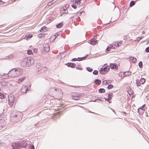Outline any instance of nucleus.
Segmentation results:
<instances>
[{"mask_svg":"<svg viewBox=\"0 0 149 149\" xmlns=\"http://www.w3.org/2000/svg\"><path fill=\"white\" fill-rule=\"evenodd\" d=\"M12 146L13 148L16 149H34V146L31 144L28 143L26 141L21 140L13 143Z\"/></svg>","mask_w":149,"mask_h":149,"instance_id":"f257e3e1","label":"nucleus"},{"mask_svg":"<svg viewBox=\"0 0 149 149\" xmlns=\"http://www.w3.org/2000/svg\"><path fill=\"white\" fill-rule=\"evenodd\" d=\"M22 72V70L21 69H13L8 72V74L10 77H16L21 75Z\"/></svg>","mask_w":149,"mask_h":149,"instance_id":"f03ea898","label":"nucleus"},{"mask_svg":"<svg viewBox=\"0 0 149 149\" xmlns=\"http://www.w3.org/2000/svg\"><path fill=\"white\" fill-rule=\"evenodd\" d=\"M22 114L21 112H16L11 113V119L15 122H17L22 118Z\"/></svg>","mask_w":149,"mask_h":149,"instance_id":"7ed1b4c3","label":"nucleus"},{"mask_svg":"<svg viewBox=\"0 0 149 149\" xmlns=\"http://www.w3.org/2000/svg\"><path fill=\"white\" fill-rule=\"evenodd\" d=\"M32 61L30 58H25L21 61L20 63L22 67H29L31 64L33 63V62H31Z\"/></svg>","mask_w":149,"mask_h":149,"instance_id":"20e7f679","label":"nucleus"},{"mask_svg":"<svg viewBox=\"0 0 149 149\" xmlns=\"http://www.w3.org/2000/svg\"><path fill=\"white\" fill-rule=\"evenodd\" d=\"M85 94L84 93H73L72 95V98L73 99L75 100H79L81 97L84 96Z\"/></svg>","mask_w":149,"mask_h":149,"instance_id":"39448f33","label":"nucleus"},{"mask_svg":"<svg viewBox=\"0 0 149 149\" xmlns=\"http://www.w3.org/2000/svg\"><path fill=\"white\" fill-rule=\"evenodd\" d=\"M15 97L14 95L10 94L8 97V102L9 105L11 106H13L15 102Z\"/></svg>","mask_w":149,"mask_h":149,"instance_id":"423d86ee","label":"nucleus"},{"mask_svg":"<svg viewBox=\"0 0 149 149\" xmlns=\"http://www.w3.org/2000/svg\"><path fill=\"white\" fill-rule=\"evenodd\" d=\"M52 90H54V91H57L58 92V97L60 98H61L62 97L63 95V93L61 89L57 88H52Z\"/></svg>","mask_w":149,"mask_h":149,"instance_id":"0eeeda50","label":"nucleus"},{"mask_svg":"<svg viewBox=\"0 0 149 149\" xmlns=\"http://www.w3.org/2000/svg\"><path fill=\"white\" fill-rule=\"evenodd\" d=\"M88 56V54L86 55L85 56L83 57H79L77 58L78 60H77V58H73L72 59V61H77V60L78 61H82L83 60H85Z\"/></svg>","mask_w":149,"mask_h":149,"instance_id":"6e6552de","label":"nucleus"},{"mask_svg":"<svg viewBox=\"0 0 149 149\" xmlns=\"http://www.w3.org/2000/svg\"><path fill=\"white\" fill-rule=\"evenodd\" d=\"M29 89L26 86H23L22 87L21 91L22 93H26L28 91H29Z\"/></svg>","mask_w":149,"mask_h":149,"instance_id":"1a4fd4ad","label":"nucleus"},{"mask_svg":"<svg viewBox=\"0 0 149 149\" xmlns=\"http://www.w3.org/2000/svg\"><path fill=\"white\" fill-rule=\"evenodd\" d=\"M95 36H94L93 38L90 40V43L91 45H94L97 43V40L95 38Z\"/></svg>","mask_w":149,"mask_h":149,"instance_id":"9d476101","label":"nucleus"},{"mask_svg":"<svg viewBox=\"0 0 149 149\" xmlns=\"http://www.w3.org/2000/svg\"><path fill=\"white\" fill-rule=\"evenodd\" d=\"M145 111V109L141 108V107H139L138 109V112L139 115L143 114Z\"/></svg>","mask_w":149,"mask_h":149,"instance_id":"9b49d317","label":"nucleus"},{"mask_svg":"<svg viewBox=\"0 0 149 149\" xmlns=\"http://www.w3.org/2000/svg\"><path fill=\"white\" fill-rule=\"evenodd\" d=\"M110 67L111 69H115L116 70H117L118 68V67L116 65L112 63L110 65Z\"/></svg>","mask_w":149,"mask_h":149,"instance_id":"f8f14e48","label":"nucleus"},{"mask_svg":"<svg viewBox=\"0 0 149 149\" xmlns=\"http://www.w3.org/2000/svg\"><path fill=\"white\" fill-rule=\"evenodd\" d=\"M33 36V35L31 34H28L26 35L24 37V39L26 40H28L29 38H31Z\"/></svg>","mask_w":149,"mask_h":149,"instance_id":"ddd939ff","label":"nucleus"},{"mask_svg":"<svg viewBox=\"0 0 149 149\" xmlns=\"http://www.w3.org/2000/svg\"><path fill=\"white\" fill-rule=\"evenodd\" d=\"M68 67H71L72 68H74L75 67V65L76 64L73 63H68L67 64Z\"/></svg>","mask_w":149,"mask_h":149,"instance_id":"4468645a","label":"nucleus"},{"mask_svg":"<svg viewBox=\"0 0 149 149\" xmlns=\"http://www.w3.org/2000/svg\"><path fill=\"white\" fill-rule=\"evenodd\" d=\"M129 59H130L131 60L132 62L133 63H135L137 59L136 58H134V57L133 56H130L129 57Z\"/></svg>","mask_w":149,"mask_h":149,"instance_id":"2eb2a0df","label":"nucleus"},{"mask_svg":"<svg viewBox=\"0 0 149 149\" xmlns=\"http://www.w3.org/2000/svg\"><path fill=\"white\" fill-rule=\"evenodd\" d=\"M9 74H8H8L3 73L1 75L2 76L1 77L3 78V79H5L7 78L9 76Z\"/></svg>","mask_w":149,"mask_h":149,"instance_id":"dca6fc26","label":"nucleus"},{"mask_svg":"<svg viewBox=\"0 0 149 149\" xmlns=\"http://www.w3.org/2000/svg\"><path fill=\"white\" fill-rule=\"evenodd\" d=\"M44 49L45 51L47 52L49 51V47L47 44L45 45V46L44 47Z\"/></svg>","mask_w":149,"mask_h":149,"instance_id":"f3484780","label":"nucleus"},{"mask_svg":"<svg viewBox=\"0 0 149 149\" xmlns=\"http://www.w3.org/2000/svg\"><path fill=\"white\" fill-rule=\"evenodd\" d=\"M131 72H123V74H124L123 77H125L126 76H128L130 75L131 74Z\"/></svg>","mask_w":149,"mask_h":149,"instance_id":"a211bd4d","label":"nucleus"},{"mask_svg":"<svg viewBox=\"0 0 149 149\" xmlns=\"http://www.w3.org/2000/svg\"><path fill=\"white\" fill-rule=\"evenodd\" d=\"M72 0H71V2L72 3H73V4L72 5V6H71L72 7V8H74V9H76L77 8L76 6H77V5L78 6V5H79V3H80V1L78 3V5H77L76 4L74 3L73 1H72Z\"/></svg>","mask_w":149,"mask_h":149,"instance_id":"6ab92c4d","label":"nucleus"},{"mask_svg":"<svg viewBox=\"0 0 149 149\" xmlns=\"http://www.w3.org/2000/svg\"><path fill=\"white\" fill-rule=\"evenodd\" d=\"M26 79L25 77H23L21 78H20L18 81V83H21L22 82L24 81Z\"/></svg>","mask_w":149,"mask_h":149,"instance_id":"aec40b11","label":"nucleus"},{"mask_svg":"<svg viewBox=\"0 0 149 149\" xmlns=\"http://www.w3.org/2000/svg\"><path fill=\"white\" fill-rule=\"evenodd\" d=\"M101 68H103V70H105L106 72H107L109 69V68H108L107 66H105L104 67H103Z\"/></svg>","mask_w":149,"mask_h":149,"instance_id":"412c9836","label":"nucleus"},{"mask_svg":"<svg viewBox=\"0 0 149 149\" xmlns=\"http://www.w3.org/2000/svg\"><path fill=\"white\" fill-rule=\"evenodd\" d=\"M94 82L95 84L99 85L101 83V81L98 79H96L95 81Z\"/></svg>","mask_w":149,"mask_h":149,"instance_id":"4be33fe9","label":"nucleus"},{"mask_svg":"<svg viewBox=\"0 0 149 149\" xmlns=\"http://www.w3.org/2000/svg\"><path fill=\"white\" fill-rule=\"evenodd\" d=\"M63 24L62 23H60L56 25V27L58 28H60L63 26Z\"/></svg>","mask_w":149,"mask_h":149,"instance_id":"5701e85b","label":"nucleus"},{"mask_svg":"<svg viewBox=\"0 0 149 149\" xmlns=\"http://www.w3.org/2000/svg\"><path fill=\"white\" fill-rule=\"evenodd\" d=\"M140 84H143L145 82V80L143 78H141L139 80Z\"/></svg>","mask_w":149,"mask_h":149,"instance_id":"b1692460","label":"nucleus"},{"mask_svg":"<svg viewBox=\"0 0 149 149\" xmlns=\"http://www.w3.org/2000/svg\"><path fill=\"white\" fill-rule=\"evenodd\" d=\"M81 0H72V1H73V3L76 4L77 5L78 4V3ZM86 0H85V1H86Z\"/></svg>","mask_w":149,"mask_h":149,"instance_id":"393cba45","label":"nucleus"},{"mask_svg":"<svg viewBox=\"0 0 149 149\" xmlns=\"http://www.w3.org/2000/svg\"><path fill=\"white\" fill-rule=\"evenodd\" d=\"M99 71L100 73L102 74H104L107 72L105 70H103V68H100Z\"/></svg>","mask_w":149,"mask_h":149,"instance_id":"a878e982","label":"nucleus"},{"mask_svg":"<svg viewBox=\"0 0 149 149\" xmlns=\"http://www.w3.org/2000/svg\"><path fill=\"white\" fill-rule=\"evenodd\" d=\"M46 28H47V27L45 26H43L42 27L40 30V32H43L44 31L45 32V30H44V29H45Z\"/></svg>","mask_w":149,"mask_h":149,"instance_id":"bb28decb","label":"nucleus"},{"mask_svg":"<svg viewBox=\"0 0 149 149\" xmlns=\"http://www.w3.org/2000/svg\"><path fill=\"white\" fill-rule=\"evenodd\" d=\"M105 92V90L104 89L100 88L99 90V92L100 93H104Z\"/></svg>","mask_w":149,"mask_h":149,"instance_id":"cd10ccee","label":"nucleus"},{"mask_svg":"<svg viewBox=\"0 0 149 149\" xmlns=\"http://www.w3.org/2000/svg\"><path fill=\"white\" fill-rule=\"evenodd\" d=\"M111 48L113 49H115L116 48V45L114 43H113L112 45H110Z\"/></svg>","mask_w":149,"mask_h":149,"instance_id":"c85d7f7f","label":"nucleus"},{"mask_svg":"<svg viewBox=\"0 0 149 149\" xmlns=\"http://www.w3.org/2000/svg\"><path fill=\"white\" fill-rule=\"evenodd\" d=\"M69 7V5L68 4H66L64 6V7L63 8V11H65V10H66L67 8H68Z\"/></svg>","mask_w":149,"mask_h":149,"instance_id":"c756f323","label":"nucleus"},{"mask_svg":"<svg viewBox=\"0 0 149 149\" xmlns=\"http://www.w3.org/2000/svg\"><path fill=\"white\" fill-rule=\"evenodd\" d=\"M135 2L134 1H131L130 3V7H132V6H134V4H135Z\"/></svg>","mask_w":149,"mask_h":149,"instance_id":"7c9ffc66","label":"nucleus"},{"mask_svg":"<svg viewBox=\"0 0 149 149\" xmlns=\"http://www.w3.org/2000/svg\"><path fill=\"white\" fill-rule=\"evenodd\" d=\"M86 70L88 71L89 72H91L93 70V69L92 68H91L90 67H87Z\"/></svg>","mask_w":149,"mask_h":149,"instance_id":"2f4dec72","label":"nucleus"},{"mask_svg":"<svg viewBox=\"0 0 149 149\" xmlns=\"http://www.w3.org/2000/svg\"><path fill=\"white\" fill-rule=\"evenodd\" d=\"M139 67L140 68H141L143 66V63L142 61H140L138 64Z\"/></svg>","mask_w":149,"mask_h":149,"instance_id":"473e14b6","label":"nucleus"},{"mask_svg":"<svg viewBox=\"0 0 149 149\" xmlns=\"http://www.w3.org/2000/svg\"><path fill=\"white\" fill-rule=\"evenodd\" d=\"M112 93H110L108 95V98L110 100L112 98Z\"/></svg>","mask_w":149,"mask_h":149,"instance_id":"72a5a7b5","label":"nucleus"},{"mask_svg":"<svg viewBox=\"0 0 149 149\" xmlns=\"http://www.w3.org/2000/svg\"><path fill=\"white\" fill-rule=\"evenodd\" d=\"M27 53L29 55H31L32 54L33 52H32V51L31 50L29 49V50H27Z\"/></svg>","mask_w":149,"mask_h":149,"instance_id":"f704fd0d","label":"nucleus"},{"mask_svg":"<svg viewBox=\"0 0 149 149\" xmlns=\"http://www.w3.org/2000/svg\"><path fill=\"white\" fill-rule=\"evenodd\" d=\"M113 87V85L111 84H109L107 88L108 89H110L112 88Z\"/></svg>","mask_w":149,"mask_h":149,"instance_id":"c9c22d12","label":"nucleus"},{"mask_svg":"<svg viewBox=\"0 0 149 149\" xmlns=\"http://www.w3.org/2000/svg\"><path fill=\"white\" fill-rule=\"evenodd\" d=\"M98 72L97 70H94L93 73V74H94V75H97L98 74Z\"/></svg>","mask_w":149,"mask_h":149,"instance_id":"e433bc0d","label":"nucleus"},{"mask_svg":"<svg viewBox=\"0 0 149 149\" xmlns=\"http://www.w3.org/2000/svg\"><path fill=\"white\" fill-rule=\"evenodd\" d=\"M111 49V45H110L109 47H107L106 49V51L107 52H109L110 50Z\"/></svg>","mask_w":149,"mask_h":149,"instance_id":"4c0bfd02","label":"nucleus"},{"mask_svg":"<svg viewBox=\"0 0 149 149\" xmlns=\"http://www.w3.org/2000/svg\"><path fill=\"white\" fill-rule=\"evenodd\" d=\"M139 82H140V81H139V80H136V85L137 86H139L140 85V84H140V83H139Z\"/></svg>","mask_w":149,"mask_h":149,"instance_id":"58836bf2","label":"nucleus"},{"mask_svg":"<svg viewBox=\"0 0 149 149\" xmlns=\"http://www.w3.org/2000/svg\"><path fill=\"white\" fill-rule=\"evenodd\" d=\"M102 83L103 85H106L108 84V82L107 81L105 80L103 81Z\"/></svg>","mask_w":149,"mask_h":149,"instance_id":"ea45409f","label":"nucleus"},{"mask_svg":"<svg viewBox=\"0 0 149 149\" xmlns=\"http://www.w3.org/2000/svg\"><path fill=\"white\" fill-rule=\"evenodd\" d=\"M4 95L3 94L0 93V98L2 99L3 98Z\"/></svg>","mask_w":149,"mask_h":149,"instance_id":"a19ab883","label":"nucleus"},{"mask_svg":"<svg viewBox=\"0 0 149 149\" xmlns=\"http://www.w3.org/2000/svg\"><path fill=\"white\" fill-rule=\"evenodd\" d=\"M145 51L147 52H149V47H147L145 49Z\"/></svg>","mask_w":149,"mask_h":149,"instance_id":"79ce46f5","label":"nucleus"},{"mask_svg":"<svg viewBox=\"0 0 149 149\" xmlns=\"http://www.w3.org/2000/svg\"><path fill=\"white\" fill-rule=\"evenodd\" d=\"M76 68L77 69H79V70H82V68L81 67H79V65H78L77 67Z\"/></svg>","mask_w":149,"mask_h":149,"instance_id":"37998d69","label":"nucleus"},{"mask_svg":"<svg viewBox=\"0 0 149 149\" xmlns=\"http://www.w3.org/2000/svg\"><path fill=\"white\" fill-rule=\"evenodd\" d=\"M33 52L35 53H37L38 51V50H37V49H36V48H34L33 49Z\"/></svg>","mask_w":149,"mask_h":149,"instance_id":"c03bdc74","label":"nucleus"},{"mask_svg":"<svg viewBox=\"0 0 149 149\" xmlns=\"http://www.w3.org/2000/svg\"><path fill=\"white\" fill-rule=\"evenodd\" d=\"M97 100H100L101 101H102V100H101L100 98H97V99H96L95 100H93V102H96Z\"/></svg>","mask_w":149,"mask_h":149,"instance_id":"a18cd8bd","label":"nucleus"},{"mask_svg":"<svg viewBox=\"0 0 149 149\" xmlns=\"http://www.w3.org/2000/svg\"><path fill=\"white\" fill-rule=\"evenodd\" d=\"M44 35L43 34H40L38 35V37L41 38L42 37H44Z\"/></svg>","mask_w":149,"mask_h":149,"instance_id":"49530a36","label":"nucleus"},{"mask_svg":"<svg viewBox=\"0 0 149 149\" xmlns=\"http://www.w3.org/2000/svg\"><path fill=\"white\" fill-rule=\"evenodd\" d=\"M115 44L116 45V48L117 47H119L120 46L119 44L118 43L115 42Z\"/></svg>","mask_w":149,"mask_h":149,"instance_id":"de8ad7c7","label":"nucleus"},{"mask_svg":"<svg viewBox=\"0 0 149 149\" xmlns=\"http://www.w3.org/2000/svg\"><path fill=\"white\" fill-rule=\"evenodd\" d=\"M52 2H49L48 4H47V5L49 6H50L52 4Z\"/></svg>","mask_w":149,"mask_h":149,"instance_id":"09e8293b","label":"nucleus"},{"mask_svg":"<svg viewBox=\"0 0 149 149\" xmlns=\"http://www.w3.org/2000/svg\"><path fill=\"white\" fill-rule=\"evenodd\" d=\"M121 74V77H122L124 78V77H123V75H124V74H123V72H121L120 73V74Z\"/></svg>","mask_w":149,"mask_h":149,"instance_id":"8fccbe9b","label":"nucleus"},{"mask_svg":"<svg viewBox=\"0 0 149 149\" xmlns=\"http://www.w3.org/2000/svg\"><path fill=\"white\" fill-rule=\"evenodd\" d=\"M4 3V2L2 0H0V4H3Z\"/></svg>","mask_w":149,"mask_h":149,"instance_id":"3c124183","label":"nucleus"},{"mask_svg":"<svg viewBox=\"0 0 149 149\" xmlns=\"http://www.w3.org/2000/svg\"><path fill=\"white\" fill-rule=\"evenodd\" d=\"M145 106V104H144L141 107V108H143V109H144Z\"/></svg>","mask_w":149,"mask_h":149,"instance_id":"603ef678","label":"nucleus"},{"mask_svg":"<svg viewBox=\"0 0 149 149\" xmlns=\"http://www.w3.org/2000/svg\"><path fill=\"white\" fill-rule=\"evenodd\" d=\"M146 97H147V99H149V93H148L147 95L146 96Z\"/></svg>","mask_w":149,"mask_h":149,"instance_id":"864d4df0","label":"nucleus"},{"mask_svg":"<svg viewBox=\"0 0 149 149\" xmlns=\"http://www.w3.org/2000/svg\"><path fill=\"white\" fill-rule=\"evenodd\" d=\"M104 98L105 100L106 101H108L109 100H110L108 98H107L105 97H104Z\"/></svg>","mask_w":149,"mask_h":149,"instance_id":"5fc2aeb1","label":"nucleus"},{"mask_svg":"<svg viewBox=\"0 0 149 149\" xmlns=\"http://www.w3.org/2000/svg\"><path fill=\"white\" fill-rule=\"evenodd\" d=\"M141 39V38H140V37H138L137 38V40L138 41H139V40H140Z\"/></svg>","mask_w":149,"mask_h":149,"instance_id":"6e6d98bb","label":"nucleus"},{"mask_svg":"<svg viewBox=\"0 0 149 149\" xmlns=\"http://www.w3.org/2000/svg\"><path fill=\"white\" fill-rule=\"evenodd\" d=\"M146 116L147 117H148V113H147V112H146Z\"/></svg>","mask_w":149,"mask_h":149,"instance_id":"4d7b16f0","label":"nucleus"},{"mask_svg":"<svg viewBox=\"0 0 149 149\" xmlns=\"http://www.w3.org/2000/svg\"><path fill=\"white\" fill-rule=\"evenodd\" d=\"M65 12H63V13H64V14H65H65H67V13H68V12H66L65 10Z\"/></svg>","mask_w":149,"mask_h":149,"instance_id":"13d9d810","label":"nucleus"},{"mask_svg":"<svg viewBox=\"0 0 149 149\" xmlns=\"http://www.w3.org/2000/svg\"><path fill=\"white\" fill-rule=\"evenodd\" d=\"M112 5L114 7V8H115V5L113 3H112Z\"/></svg>","mask_w":149,"mask_h":149,"instance_id":"bf43d9fd","label":"nucleus"}]
</instances>
